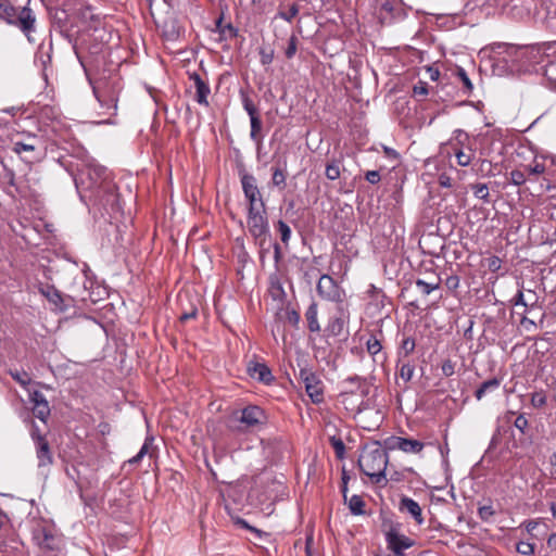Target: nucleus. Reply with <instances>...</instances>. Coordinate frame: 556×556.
Here are the masks:
<instances>
[{
  "label": "nucleus",
  "instance_id": "nucleus-15",
  "mask_svg": "<svg viewBox=\"0 0 556 556\" xmlns=\"http://www.w3.org/2000/svg\"><path fill=\"white\" fill-rule=\"evenodd\" d=\"M93 93L100 106L104 110L103 114L112 116L116 113L118 99L113 90H101L98 87H93Z\"/></svg>",
  "mask_w": 556,
  "mask_h": 556
},
{
  "label": "nucleus",
  "instance_id": "nucleus-26",
  "mask_svg": "<svg viewBox=\"0 0 556 556\" xmlns=\"http://www.w3.org/2000/svg\"><path fill=\"white\" fill-rule=\"evenodd\" d=\"M345 328V320L342 316L331 317L326 327L328 336L339 337L343 333Z\"/></svg>",
  "mask_w": 556,
  "mask_h": 556
},
{
  "label": "nucleus",
  "instance_id": "nucleus-35",
  "mask_svg": "<svg viewBox=\"0 0 556 556\" xmlns=\"http://www.w3.org/2000/svg\"><path fill=\"white\" fill-rule=\"evenodd\" d=\"M240 98L242 106L250 117L258 115L257 109L247 91L240 90Z\"/></svg>",
  "mask_w": 556,
  "mask_h": 556
},
{
  "label": "nucleus",
  "instance_id": "nucleus-13",
  "mask_svg": "<svg viewBox=\"0 0 556 556\" xmlns=\"http://www.w3.org/2000/svg\"><path fill=\"white\" fill-rule=\"evenodd\" d=\"M247 372L251 378L256 379L257 381L267 386L271 384L275 380V377L271 374L269 367L265 363H261L255 359L249 361L247 365Z\"/></svg>",
  "mask_w": 556,
  "mask_h": 556
},
{
  "label": "nucleus",
  "instance_id": "nucleus-36",
  "mask_svg": "<svg viewBox=\"0 0 556 556\" xmlns=\"http://www.w3.org/2000/svg\"><path fill=\"white\" fill-rule=\"evenodd\" d=\"M471 190L476 198L484 201L485 203L490 202L489 187L486 184H473L471 185Z\"/></svg>",
  "mask_w": 556,
  "mask_h": 556
},
{
  "label": "nucleus",
  "instance_id": "nucleus-41",
  "mask_svg": "<svg viewBox=\"0 0 556 556\" xmlns=\"http://www.w3.org/2000/svg\"><path fill=\"white\" fill-rule=\"evenodd\" d=\"M415 348H416L415 339H413L410 337L403 339V341L400 345V350H399V358H402V355L404 357H407L408 355H410L414 352Z\"/></svg>",
  "mask_w": 556,
  "mask_h": 556
},
{
  "label": "nucleus",
  "instance_id": "nucleus-45",
  "mask_svg": "<svg viewBox=\"0 0 556 556\" xmlns=\"http://www.w3.org/2000/svg\"><path fill=\"white\" fill-rule=\"evenodd\" d=\"M235 523H236L237 526H239L240 528H243V529H247V530H249V531L253 532V533H254L258 539H261L263 535H267V533H265L264 531H262V530H260V529H257V528H255V527L250 526V525H249L244 519H242V518H237V519L235 520Z\"/></svg>",
  "mask_w": 556,
  "mask_h": 556
},
{
  "label": "nucleus",
  "instance_id": "nucleus-34",
  "mask_svg": "<svg viewBox=\"0 0 556 556\" xmlns=\"http://www.w3.org/2000/svg\"><path fill=\"white\" fill-rule=\"evenodd\" d=\"M31 410H33L34 416L37 417L39 420H41L45 424L47 422L48 418L50 417V413H51L48 401H46L39 405H34L31 407Z\"/></svg>",
  "mask_w": 556,
  "mask_h": 556
},
{
  "label": "nucleus",
  "instance_id": "nucleus-51",
  "mask_svg": "<svg viewBox=\"0 0 556 556\" xmlns=\"http://www.w3.org/2000/svg\"><path fill=\"white\" fill-rule=\"evenodd\" d=\"M478 515L481 520L489 521L495 515V510L492 505H483L479 507Z\"/></svg>",
  "mask_w": 556,
  "mask_h": 556
},
{
  "label": "nucleus",
  "instance_id": "nucleus-8",
  "mask_svg": "<svg viewBox=\"0 0 556 556\" xmlns=\"http://www.w3.org/2000/svg\"><path fill=\"white\" fill-rule=\"evenodd\" d=\"M384 535L388 548L396 556H404V551L415 544L414 540L401 533V523H391Z\"/></svg>",
  "mask_w": 556,
  "mask_h": 556
},
{
  "label": "nucleus",
  "instance_id": "nucleus-7",
  "mask_svg": "<svg viewBox=\"0 0 556 556\" xmlns=\"http://www.w3.org/2000/svg\"><path fill=\"white\" fill-rule=\"evenodd\" d=\"M34 542L43 549L54 551L56 548L55 529L45 520H35L31 530Z\"/></svg>",
  "mask_w": 556,
  "mask_h": 556
},
{
  "label": "nucleus",
  "instance_id": "nucleus-62",
  "mask_svg": "<svg viewBox=\"0 0 556 556\" xmlns=\"http://www.w3.org/2000/svg\"><path fill=\"white\" fill-rule=\"evenodd\" d=\"M510 303L514 306H523V307H528L529 306V303L525 300V294H523V292L521 290H518V292L510 300Z\"/></svg>",
  "mask_w": 556,
  "mask_h": 556
},
{
  "label": "nucleus",
  "instance_id": "nucleus-9",
  "mask_svg": "<svg viewBox=\"0 0 556 556\" xmlns=\"http://www.w3.org/2000/svg\"><path fill=\"white\" fill-rule=\"evenodd\" d=\"M316 291L323 300L329 302L342 303L345 298V291L327 274L320 276Z\"/></svg>",
  "mask_w": 556,
  "mask_h": 556
},
{
  "label": "nucleus",
  "instance_id": "nucleus-47",
  "mask_svg": "<svg viewBox=\"0 0 556 556\" xmlns=\"http://www.w3.org/2000/svg\"><path fill=\"white\" fill-rule=\"evenodd\" d=\"M30 438L34 442V444L46 441L47 438L43 433H41L38 425L35 421H31L30 426Z\"/></svg>",
  "mask_w": 556,
  "mask_h": 556
},
{
  "label": "nucleus",
  "instance_id": "nucleus-11",
  "mask_svg": "<svg viewBox=\"0 0 556 556\" xmlns=\"http://www.w3.org/2000/svg\"><path fill=\"white\" fill-rule=\"evenodd\" d=\"M300 379L313 403L319 404L324 401V387L318 376L308 368L300 369Z\"/></svg>",
  "mask_w": 556,
  "mask_h": 556
},
{
  "label": "nucleus",
  "instance_id": "nucleus-16",
  "mask_svg": "<svg viewBox=\"0 0 556 556\" xmlns=\"http://www.w3.org/2000/svg\"><path fill=\"white\" fill-rule=\"evenodd\" d=\"M399 510L401 513L408 514L417 525H422L425 522L420 505L412 497L403 495L399 503Z\"/></svg>",
  "mask_w": 556,
  "mask_h": 556
},
{
  "label": "nucleus",
  "instance_id": "nucleus-59",
  "mask_svg": "<svg viewBox=\"0 0 556 556\" xmlns=\"http://www.w3.org/2000/svg\"><path fill=\"white\" fill-rule=\"evenodd\" d=\"M442 374L445 377H451L455 374V363L450 358L445 359L441 366Z\"/></svg>",
  "mask_w": 556,
  "mask_h": 556
},
{
  "label": "nucleus",
  "instance_id": "nucleus-6",
  "mask_svg": "<svg viewBox=\"0 0 556 556\" xmlns=\"http://www.w3.org/2000/svg\"><path fill=\"white\" fill-rule=\"evenodd\" d=\"M239 175L242 191L248 202L247 210L265 207L266 204L257 187L256 178L245 170H241Z\"/></svg>",
  "mask_w": 556,
  "mask_h": 556
},
{
  "label": "nucleus",
  "instance_id": "nucleus-42",
  "mask_svg": "<svg viewBox=\"0 0 556 556\" xmlns=\"http://www.w3.org/2000/svg\"><path fill=\"white\" fill-rule=\"evenodd\" d=\"M456 75L464 85L465 93L470 94L473 90V85L470 78L468 77L466 71L463 67H457Z\"/></svg>",
  "mask_w": 556,
  "mask_h": 556
},
{
  "label": "nucleus",
  "instance_id": "nucleus-43",
  "mask_svg": "<svg viewBox=\"0 0 556 556\" xmlns=\"http://www.w3.org/2000/svg\"><path fill=\"white\" fill-rule=\"evenodd\" d=\"M531 405L534 407V408H542L546 405L547 403V397H546V394L543 390L541 391H535L531 394Z\"/></svg>",
  "mask_w": 556,
  "mask_h": 556
},
{
  "label": "nucleus",
  "instance_id": "nucleus-49",
  "mask_svg": "<svg viewBox=\"0 0 556 556\" xmlns=\"http://www.w3.org/2000/svg\"><path fill=\"white\" fill-rule=\"evenodd\" d=\"M514 426L522 433L526 434L529 430V421L523 414H520L516 417L514 421Z\"/></svg>",
  "mask_w": 556,
  "mask_h": 556
},
{
  "label": "nucleus",
  "instance_id": "nucleus-56",
  "mask_svg": "<svg viewBox=\"0 0 556 556\" xmlns=\"http://www.w3.org/2000/svg\"><path fill=\"white\" fill-rule=\"evenodd\" d=\"M413 93L415 97H424L429 93L428 84L426 81L419 80L413 88Z\"/></svg>",
  "mask_w": 556,
  "mask_h": 556
},
{
  "label": "nucleus",
  "instance_id": "nucleus-21",
  "mask_svg": "<svg viewBox=\"0 0 556 556\" xmlns=\"http://www.w3.org/2000/svg\"><path fill=\"white\" fill-rule=\"evenodd\" d=\"M286 162L283 166L277 165L271 167V186L278 188L279 190H285L287 187V172H286Z\"/></svg>",
  "mask_w": 556,
  "mask_h": 556
},
{
  "label": "nucleus",
  "instance_id": "nucleus-58",
  "mask_svg": "<svg viewBox=\"0 0 556 556\" xmlns=\"http://www.w3.org/2000/svg\"><path fill=\"white\" fill-rule=\"evenodd\" d=\"M444 283L450 291L455 292L459 287L460 279L457 275H451L445 279Z\"/></svg>",
  "mask_w": 556,
  "mask_h": 556
},
{
  "label": "nucleus",
  "instance_id": "nucleus-25",
  "mask_svg": "<svg viewBox=\"0 0 556 556\" xmlns=\"http://www.w3.org/2000/svg\"><path fill=\"white\" fill-rule=\"evenodd\" d=\"M299 12H300V7L298 3L290 4L287 10H285L283 4L280 3L278 7V11L275 15V18H280L288 23H291L296 17Z\"/></svg>",
  "mask_w": 556,
  "mask_h": 556
},
{
  "label": "nucleus",
  "instance_id": "nucleus-53",
  "mask_svg": "<svg viewBox=\"0 0 556 556\" xmlns=\"http://www.w3.org/2000/svg\"><path fill=\"white\" fill-rule=\"evenodd\" d=\"M78 16L84 22L98 20V17L92 13L91 7H89V5L80 8L78 11Z\"/></svg>",
  "mask_w": 556,
  "mask_h": 556
},
{
  "label": "nucleus",
  "instance_id": "nucleus-19",
  "mask_svg": "<svg viewBox=\"0 0 556 556\" xmlns=\"http://www.w3.org/2000/svg\"><path fill=\"white\" fill-rule=\"evenodd\" d=\"M366 350L374 357V361L380 359L384 362L387 359L386 354L381 353L382 344L380 339L371 334L366 341Z\"/></svg>",
  "mask_w": 556,
  "mask_h": 556
},
{
  "label": "nucleus",
  "instance_id": "nucleus-30",
  "mask_svg": "<svg viewBox=\"0 0 556 556\" xmlns=\"http://www.w3.org/2000/svg\"><path fill=\"white\" fill-rule=\"evenodd\" d=\"M20 8L14 7L9 1H1L0 2V20L4 21L7 24L10 25L12 22L15 13L17 12Z\"/></svg>",
  "mask_w": 556,
  "mask_h": 556
},
{
  "label": "nucleus",
  "instance_id": "nucleus-48",
  "mask_svg": "<svg viewBox=\"0 0 556 556\" xmlns=\"http://www.w3.org/2000/svg\"><path fill=\"white\" fill-rule=\"evenodd\" d=\"M27 391H28V400L33 404V406L42 404L43 402L47 401L46 396L40 391L30 390V389H27Z\"/></svg>",
  "mask_w": 556,
  "mask_h": 556
},
{
  "label": "nucleus",
  "instance_id": "nucleus-12",
  "mask_svg": "<svg viewBox=\"0 0 556 556\" xmlns=\"http://www.w3.org/2000/svg\"><path fill=\"white\" fill-rule=\"evenodd\" d=\"M342 396L359 394L363 399L367 397L370 392V386L366 378L354 375L342 381Z\"/></svg>",
  "mask_w": 556,
  "mask_h": 556
},
{
  "label": "nucleus",
  "instance_id": "nucleus-32",
  "mask_svg": "<svg viewBox=\"0 0 556 556\" xmlns=\"http://www.w3.org/2000/svg\"><path fill=\"white\" fill-rule=\"evenodd\" d=\"M250 123H251L250 138L254 142L260 144L262 142V136H261L262 121H261L260 116L256 115V116L250 117Z\"/></svg>",
  "mask_w": 556,
  "mask_h": 556
},
{
  "label": "nucleus",
  "instance_id": "nucleus-31",
  "mask_svg": "<svg viewBox=\"0 0 556 556\" xmlns=\"http://www.w3.org/2000/svg\"><path fill=\"white\" fill-rule=\"evenodd\" d=\"M195 88V97L194 100L204 106H208V96L211 93V88L207 81L194 87Z\"/></svg>",
  "mask_w": 556,
  "mask_h": 556
},
{
  "label": "nucleus",
  "instance_id": "nucleus-64",
  "mask_svg": "<svg viewBox=\"0 0 556 556\" xmlns=\"http://www.w3.org/2000/svg\"><path fill=\"white\" fill-rule=\"evenodd\" d=\"M454 140L458 144L464 146L469 140V136L466 131H464L462 129H456L454 131Z\"/></svg>",
  "mask_w": 556,
  "mask_h": 556
},
{
  "label": "nucleus",
  "instance_id": "nucleus-5",
  "mask_svg": "<svg viewBox=\"0 0 556 556\" xmlns=\"http://www.w3.org/2000/svg\"><path fill=\"white\" fill-rule=\"evenodd\" d=\"M239 422L235 427L238 431H248L256 429L267 422V416L263 408L256 405H249L240 412V416L235 418Z\"/></svg>",
  "mask_w": 556,
  "mask_h": 556
},
{
  "label": "nucleus",
  "instance_id": "nucleus-54",
  "mask_svg": "<svg viewBox=\"0 0 556 556\" xmlns=\"http://www.w3.org/2000/svg\"><path fill=\"white\" fill-rule=\"evenodd\" d=\"M510 182L515 186H521L526 182V175L523 172L519 169H514L510 172Z\"/></svg>",
  "mask_w": 556,
  "mask_h": 556
},
{
  "label": "nucleus",
  "instance_id": "nucleus-2",
  "mask_svg": "<svg viewBox=\"0 0 556 556\" xmlns=\"http://www.w3.org/2000/svg\"><path fill=\"white\" fill-rule=\"evenodd\" d=\"M68 174L73 177L77 189L83 187L86 190L96 188L103 189L114 197L115 186L108 181V169L98 164H86L81 168H74L72 165L62 163Z\"/></svg>",
  "mask_w": 556,
  "mask_h": 556
},
{
  "label": "nucleus",
  "instance_id": "nucleus-27",
  "mask_svg": "<svg viewBox=\"0 0 556 556\" xmlns=\"http://www.w3.org/2000/svg\"><path fill=\"white\" fill-rule=\"evenodd\" d=\"M350 511L355 516H362L365 514V502L359 495H352L349 500L344 501Z\"/></svg>",
  "mask_w": 556,
  "mask_h": 556
},
{
  "label": "nucleus",
  "instance_id": "nucleus-39",
  "mask_svg": "<svg viewBox=\"0 0 556 556\" xmlns=\"http://www.w3.org/2000/svg\"><path fill=\"white\" fill-rule=\"evenodd\" d=\"M276 229L280 235L281 242L288 247L289 241L291 239V229L289 225L283 222L282 219H279L276 224Z\"/></svg>",
  "mask_w": 556,
  "mask_h": 556
},
{
  "label": "nucleus",
  "instance_id": "nucleus-14",
  "mask_svg": "<svg viewBox=\"0 0 556 556\" xmlns=\"http://www.w3.org/2000/svg\"><path fill=\"white\" fill-rule=\"evenodd\" d=\"M36 450V458L38 469L46 473L54 464V456L48 440L34 444Z\"/></svg>",
  "mask_w": 556,
  "mask_h": 556
},
{
  "label": "nucleus",
  "instance_id": "nucleus-20",
  "mask_svg": "<svg viewBox=\"0 0 556 556\" xmlns=\"http://www.w3.org/2000/svg\"><path fill=\"white\" fill-rule=\"evenodd\" d=\"M502 383V379L494 377L491 378L480 384V387L475 391V397L480 401L482 400L486 393L496 391Z\"/></svg>",
  "mask_w": 556,
  "mask_h": 556
},
{
  "label": "nucleus",
  "instance_id": "nucleus-40",
  "mask_svg": "<svg viewBox=\"0 0 556 556\" xmlns=\"http://www.w3.org/2000/svg\"><path fill=\"white\" fill-rule=\"evenodd\" d=\"M329 442L334 450L336 457L342 460L345 457V445L341 438L336 435L330 437Z\"/></svg>",
  "mask_w": 556,
  "mask_h": 556
},
{
  "label": "nucleus",
  "instance_id": "nucleus-50",
  "mask_svg": "<svg viewBox=\"0 0 556 556\" xmlns=\"http://www.w3.org/2000/svg\"><path fill=\"white\" fill-rule=\"evenodd\" d=\"M286 319L288 320L289 324H291L293 327L298 328L299 327V324H300V320H301V316H300V313L293 308H289L287 307V311H286Z\"/></svg>",
  "mask_w": 556,
  "mask_h": 556
},
{
  "label": "nucleus",
  "instance_id": "nucleus-3",
  "mask_svg": "<svg viewBox=\"0 0 556 556\" xmlns=\"http://www.w3.org/2000/svg\"><path fill=\"white\" fill-rule=\"evenodd\" d=\"M11 150L25 163L33 164L43 156V140L35 134H26L12 141Z\"/></svg>",
  "mask_w": 556,
  "mask_h": 556
},
{
  "label": "nucleus",
  "instance_id": "nucleus-55",
  "mask_svg": "<svg viewBox=\"0 0 556 556\" xmlns=\"http://www.w3.org/2000/svg\"><path fill=\"white\" fill-rule=\"evenodd\" d=\"M400 442H401V437L392 435V437L387 438L383 442L384 451L387 452V451L399 450Z\"/></svg>",
  "mask_w": 556,
  "mask_h": 556
},
{
  "label": "nucleus",
  "instance_id": "nucleus-24",
  "mask_svg": "<svg viewBox=\"0 0 556 556\" xmlns=\"http://www.w3.org/2000/svg\"><path fill=\"white\" fill-rule=\"evenodd\" d=\"M424 446L425 444L419 440L401 437L399 450L404 453L418 454L424 450Z\"/></svg>",
  "mask_w": 556,
  "mask_h": 556
},
{
  "label": "nucleus",
  "instance_id": "nucleus-46",
  "mask_svg": "<svg viewBox=\"0 0 556 556\" xmlns=\"http://www.w3.org/2000/svg\"><path fill=\"white\" fill-rule=\"evenodd\" d=\"M296 50H298V38L295 35H292L290 36L289 40H288V47L285 51V55L287 59H292L295 53H296Z\"/></svg>",
  "mask_w": 556,
  "mask_h": 556
},
{
  "label": "nucleus",
  "instance_id": "nucleus-28",
  "mask_svg": "<svg viewBox=\"0 0 556 556\" xmlns=\"http://www.w3.org/2000/svg\"><path fill=\"white\" fill-rule=\"evenodd\" d=\"M397 367H399V376L400 378L405 382H409L414 376V371H415V366L413 364H410L409 362H403L402 358H399V362H397Z\"/></svg>",
  "mask_w": 556,
  "mask_h": 556
},
{
  "label": "nucleus",
  "instance_id": "nucleus-52",
  "mask_svg": "<svg viewBox=\"0 0 556 556\" xmlns=\"http://www.w3.org/2000/svg\"><path fill=\"white\" fill-rule=\"evenodd\" d=\"M520 325L527 332H534L538 329V324L529 318L527 315H522Z\"/></svg>",
  "mask_w": 556,
  "mask_h": 556
},
{
  "label": "nucleus",
  "instance_id": "nucleus-17",
  "mask_svg": "<svg viewBox=\"0 0 556 556\" xmlns=\"http://www.w3.org/2000/svg\"><path fill=\"white\" fill-rule=\"evenodd\" d=\"M224 14L215 21V31L219 33L220 39L228 40L233 39L238 36V28H236L231 23L224 24Z\"/></svg>",
  "mask_w": 556,
  "mask_h": 556
},
{
  "label": "nucleus",
  "instance_id": "nucleus-29",
  "mask_svg": "<svg viewBox=\"0 0 556 556\" xmlns=\"http://www.w3.org/2000/svg\"><path fill=\"white\" fill-rule=\"evenodd\" d=\"M41 293L55 306H61L63 303L62 294L54 286L47 285L45 288H41Z\"/></svg>",
  "mask_w": 556,
  "mask_h": 556
},
{
  "label": "nucleus",
  "instance_id": "nucleus-60",
  "mask_svg": "<svg viewBox=\"0 0 556 556\" xmlns=\"http://www.w3.org/2000/svg\"><path fill=\"white\" fill-rule=\"evenodd\" d=\"M517 552L521 555H532L534 553V545L529 542H519L517 544Z\"/></svg>",
  "mask_w": 556,
  "mask_h": 556
},
{
  "label": "nucleus",
  "instance_id": "nucleus-23",
  "mask_svg": "<svg viewBox=\"0 0 556 556\" xmlns=\"http://www.w3.org/2000/svg\"><path fill=\"white\" fill-rule=\"evenodd\" d=\"M441 281L442 280L439 276H433L432 281H427V280L418 278L415 281V285L422 295H429L431 292H433L440 288Z\"/></svg>",
  "mask_w": 556,
  "mask_h": 556
},
{
  "label": "nucleus",
  "instance_id": "nucleus-63",
  "mask_svg": "<svg viewBox=\"0 0 556 556\" xmlns=\"http://www.w3.org/2000/svg\"><path fill=\"white\" fill-rule=\"evenodd\" d=\"M365 179L371 185H377L381 180V175L379 170H368L365 174Z\"/></svg>",
  "mask_w": 556,
  "mask_h": 556
},
{
  "label": "nucleus",
  "instance_id": "nucleus-33",
  "mask_svg": "<svg viewBox=\"0 0 556 556\" xmlns=\"http://www.w3.org/2000/svg\"><path fill=\"white\" fill-rule=\"evenodd\" d=\"M341 161L333 159L326 165L325 175L329 180H336L340 177L341 169H340Z\"/></svg>",
  "mask_w": 556,
  "mask_h": 556
},
{
  "label": "nucleus",
  "instance_id": "nucleus-44",
  "mask_svg": "<svg viewBox=\"0 0 556 556\" xmlns=\"http://www.w3.org/2000/svg\"><path fill=\"white\" fill-rule=\"evenodd\" d=\"M258 53L262 65H269L275 56L274 49L271 48H261Z\"/></svg>",
  "mask_w": 556,
  "mask_h": 556
},
{
  "label": "nucleus",
  "instance_id": "nucleus-38",
  "mask_svg": "<svg viewBox=\"0 0 556 556\" xmlns=\"http://www.w3.org/2000/svg\"><path fill=\"white\" fill-rule=\"evenodd\" d=\"M9 374L21 387L26 390L28 389L27 387L30 384L31 378L25 370H10Z\"/></svg>",
  "mask_w": 556,
  "mask_h": 556
},
{
  "label": "nucleus",
  "instance_id": "nucleus-22",
  "mask_svg": "<svg viewBox=\"0 0 556 556\" xmlns=\"http://www.w3.org/2000/svg\"><path fill=\"white\" fill-rule=\"evenodd\" d=\"M317 315H318L317 303L312 302L305 312L307 328L311 332H319L320 331V325H319Z\"/></svg>",
  "mask_w": 556,
  "mask_h": 556
},
{
  "label": "nucleus",
  "instance_id": "nucleus-57",
  "mask_svg": "<svg viewBox=\"0 0 556 556\" xmlns=\"http://www.w3.org/2000/svg\"><path fill=\"white\" fill-rule=\"evenodd\" d=\"M455 156L457 160V164L460 166H468L471 162V154L466 153L463 150H457L455 152Z\"/></svg>",
  "mask_w": 556,
  "mask_h": 556
},
{
  "label": "nucleus",
  "instance_id": "nucleus-18",
  "mask_svg": "<svg viewBox=\"0 0 556 556\" xmlns=\"http://www.w3.org/2000/svg\"><path fill=\"white\" fill-rule=\"evenodd\" d=\"M268 292L273 300L282 302L287 294L283 289L282 282L277 274H271L269 276V288Z\"/></svg>",
  "mask_w": 556,
  "mask_h": 556
},
{
  "label": "nucleus",
  "instance_id": "nucleus-10",
  "mask_svg": "<svg viewBox=\"0 0 556 556\" xmlns=\"http://www.w3.org/2000/svg\"><path fill=\"white\" fill-rule=\"evenodd\" d=\"M10 25L18 28L29 42H35L36 14L29 7H20Z\"/></svg>",
  "mask_w": 556,
  "mask_h": 556
},
{
  "label": "nucleus",
  "instance_id": "nucleus-4",
  "mask_svg": "<svg viewBox=\"0 0 556 556\" xmlns=\"http://www.w3.org/2000/svg\"><path fill=\"white\" fill-rule=\"evenodd\" d=\"M247 225L250 235L255 240V243L264 251L267 240L270 239L266 206L249 208L247 214Z\"/></svg>",
  "mask_w": 556,
  "mask_h": 556
},
{
  "label": "nucleus",
  "instance_id": "nucleus-37",
  "mask_svg": "<svg viewBox=\"0 0 556 556\" xmlns=\"http://www.w3.org/2000/svg\"><path fill=\"white\" fill-rule=\"evenodd\" d=\"M152 441H153L152 437L146 438L144 443L142 444L141 448L134 457L128 459V464H130V465L139 464L142 460V458L148 454Z\"/></svg>",
  "mask_w": 556,
  "mask_h": 556
},
{
  "label": "nucleus",
  "instance_id": "nucleus-1",
  "mask_svg": "<svg viewBox=\"0 0 556 556\" xmlns=\"http://www.w3.org/2000/svg\"><path fill=\"white\" fill-rule=\"evenodd\" d=\"M359 470L368 476L374 484L386 486L388 479L386 470L389 464L388 453L381 448L378 441L363 448L358 460Z\"/></svg>",
  "mask_w": 556,
  "mask_h": 556
},
{
  "label": "nucleus",
  "instance_id": "nucleus-61",
  "mask_svg": "<svg viewBox=\"0 0 556 556\" xmlns=\"http://www.w3.org/2000/svg\"><path fill=\"white\" fill-rule=\"evenodd\" d=\"M502 267V260L498 256H491L488 258V268L492 273H497Z\"/></svg>",
  "mask_w": 556,
  "mask_h": 556
}]
</instances>
